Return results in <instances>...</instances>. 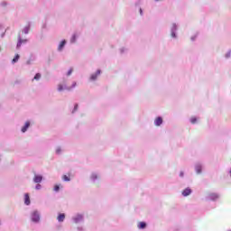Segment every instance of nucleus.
<instances>
[{
    "instance_id": "f257e3e1",
    "label": "nucleus",
    "mask_w": 231,
    "mask_h": 231,
    "mask_svg": "<svg viewBox=\"0 0 231 231\" xmlns=\"http://www.w3.org/2000/svg\"><path fill=\"white\" fill-rule=\"evenodd\" d=\"M77 87V82H73L71 87H67L66 85L59 84L58 85V91H64L66 89L67 91H70V89H73V88Z\"/></svg>"
},
{
    "instance_id": "f03ea898",
    "label": "nucleus",
    "mask_w": 231,
    "mask_h": 231,
    "mask_svg": "<svg viewBox=\"0 0 231 231\" xmlns=\"http://www.w3.org/2000/svg\"><path fill=\"white\" fill-rule=\"evenodd\" d=\"M32 221H33V223H39V221H41V216L38 211H33L32 213Z\"/></svg>"
},
{
    "instance_id": "7ed1b4c3",
    "label": "nucleus",
    "mask_w": 231,
    "mask_h": 231,
    "mask_svg": "<svg viewBox=\"0 0 231 231\" xmlns=\"http://www.w3.org/2000/svg\"><path fill=\"white\" fill-rule=\"evenodd\" d=\"M208 198L211 201H216V199H219V195H217V193H210Z\"/></svg>"
},
{
    "instance_id": "20e7f679",
    "label": "nucleus",
    "mask_w": 231,
    "mask_h": 231,
    "mask_svg": "<svg viewBox=\"0 0 231 231\" xmlns=\"http://www.w3.org/2000/svg\"><path fill=\"white\" fill-rule=\"evenodd\" d=\"M162 124H163V119L162 117H157L154 121V125L157 127H160V125H162Z\"/></svg>"
},
{
    "instance_id": "39448f33",
    "label": "nucleus",
    "mask_w": 231,
    "mask_h": 231,
    "mask_svg": "<svg viewBox=\"0 0 231 231\" xmlns=\"http://www.w3.org/2000/svg\"><path fill=\"white\" fill-rule=\"evenodd\" d=\"M33 181L34 183H41V181H42V175H35Z\"/></svg>"
},
{
    "instance_id": "423d86ee",
    "label": "nucleus",
    "mask_w": 231,
    "mask_h": 231,
    "mask_svg": "<svg viewBox=\"0 0 231 231\" xmlns=\"http://www.w3.org/2000/svg\"><path fill=\"white\" fill-rule=\"evenodd\" d=\"M57 219L59 223H62L64 219H66V215L64 213H61L57 217Z\"/></svg>"
},
{
    "instance_id": "0eeeda50",
    "label": "nucleus",
    "mask_w": 231,
    "mask_h": 231,
    "mask_svg": "<svg viewBox=\"0 0 231 231\" xmlns=\"http://www.w3.org/2000/svg\"><path fill=\"white\" fill-rule=\"evenodd\" d=\"M191 193H192V190L187 188L182 191V196H185V197L190 196Z\"/></svg>"
},
{
    "instance_id": "6e6552de",
    "label": "nucleus",
    "mask_w": 231,
    "mask_h": 231,
    "mask_svg": "<svg viewBox=\"0 0 231 231\" xmlns=\"http://www.w3.org/2000/svg\"><path fill=\"white\" fill-rule=\"evenodd\" d=\"M28 42V40H23L21 37H19L18 43H17V48H21L23 43Z\"/></svg>"
},
{
    "instance_id": "1a4fd4ad",
    "label": "nucleus",
    "mask_w": 231,
    "mask_h": 231,
    "mask_svg": "<svg viewBox=\"0 0 231 231\" xmlns=\"http://www.w3.org/2000/svg\"><path fill=\"white\" fill-rule=\"evenodd\" d=\"M28 127H30V122L27 121L23 127H22V133H26L28 131Z\"/></svg>"
},
{
    "instance_id": "9d476101",
    "label": "nucleus",
    "mask_w": 231,
    "mask_h": 231,
    "mask_svg": "<svg viewBox=\"0 0 231 231\" xmlns=\"http://www.w3.org/2000/svg\"><path fill=\"white\" fill-rule=\"evenodd\" d=\"M98 75H100V69L97 70L96 73L92 74L90 79L95 80L96 79H97Z\"/></svg>"
},
{
    "instance_id": "9b49d317",
    "label": "nucleus",
    "mask_w": 231,
    "mask_h": 231,
    "mask_svg": "<svg viewBox=\"0 0 231 231\" xmlns=\"http://www.w3.org/2000/svg\"><path fill=\"white\" fill-rule=\"evenodd\" d=\"M64 46H66V40H63V41L60 43V45H59V47H58L59 51H62V48H64Z\"/></svg>"
},
{
    "instance_id": "f8f14e48",
    "label": "nucleus",
    "mask_w": 231,
    "mask_h": 231,
    "mask_svg": "<svg viewBox=\"0 0 231 231\" xmlns=\"http://www.w3.org/2000/svg\"><path fill=\"white\" fill-rule=\"evenodd\" d=\"M24 203L25 205H30V195L28 193L24 195Z\"/></svg>"
},
{
    "instance_id": "ddd939ff",
    "label": "nucleus",
    "mask_w": 231,
    "mask_h": 231,
    "mask_svg": "<svg viewBox=\"0 0 231 231\" xmlns=\"http://www.w3.org/2000/svg\"><path fill=\"white\" fill-rule=\"evenodd\" d=\"M145 226H147V224H145V222H139L138 228L143 229L145 228Z\"/></svg>"
},
{
    "instance_id": "4468645a",
    "label": "nucleus",
    "mask_w": 231,
    "mask_h": 231,
    "mask_svg": "<svg viewBox=\"0 0 231 231\" xmlns=\"http://www.w3.org/2000/svg\"><path fill=\"white\" fill-rule=\"evenodd\" d=\"M20 57L21 56H19V54H16L12 60L13 64H15V62H17L19 60Z\"/></svg>"
},
{
    "instance_id": "2eb2a0df",
    "label": "nucleus",
    "mask_w": 231,
    "mask_h": 231,
    "mask_svg": "<svg viewBox=\"0 0 231 231\" xmlns=\"http://www.w3.org/2000/svg\"><path fill=\"white\" fill-rule=\"evenodd\" d=\"M63 181H70L71 179H69V175H63L62 176Z\"/></svg>"
},
{
    "instance_id": "dca6fc26",
    "label": "nucleus",
    "mask_w": 231,
    "mask_h": 231,
    "mask_svg": "<svg viewBox=\"0 0 231 231\" xmlns=\"http://www.w3.org/2000/svg\"><path fill=\"white\" fill-rule=\"evenodd\" d=\"M80 220H82V215H79L76 218H74L75 223H79Z\"/></svg>"
},
{
    "instance_id": "f3484780",
    "label": "nucleus",
    "mask_w": 231,
    "mask_h": 231,
    "mask_svg": "<svg viewBox=\"0 0 231 231\" xmlns=\"http://www.w3.org/2000/svg\"><path fill=\"white\" fill-rule=\"evenodd\" d=\"M198 122V118H196V116H193L190 118V123L191 124H196Z\"/></svg>"
},
{
    "instance_id": "a211bd4d",
    "label": "nucleus",
    "mask_w": 231,
    "mask_h": 231,
    "mask_svg": "<svg viewBox=\"0 0 231 231\" xmlns=\"http://www.w3.org/2000/svg\"><path fill=\"white\" fill-rule=\"evenodd\" d=\"M41 79V73H37L35 76H34V80H40Z\"/></svg>"
},
{
    "instance_id": "6ab92c4d",
    "label": "nucleus",
    "mask_w": 231,
    "mask_h": 231,
    "mask_svg": "<svg viewBox=\"0 0 231 231\" xmlns=\"http://www.w3.org/2000/svg\"><path fill=\"white\" fill-rule=\"evenodd\" d=\"M196 171L198 174H201V166H197Z\"/></svg>"
},
{
    "instance_id": "aec40b11",
    "label": "nucleus",
    "mask_w": 231,
    "mask_h": 231,
    "mask_svg": "<svg viewBox=\"0 0 231 231\" xmlns=\"http://www.w3.org/2000/svg\"><path fill=\"white\" fill-rule=\"evenodd\" d=\"M76 41H77V35L74 34V35L72 36L70 42H75Z\"/></svg>"
},
{
    "instance_id": "412c9836",
    "label": "nucleus",
    "mask_w": 231,
    "mask_h": 231,
    "mask_svg": "<svg viewBox=\"0 0 231 231\" xmlns=\"http://www.w3.org/2000/svg\"><path fill=\"white\" fill-rule=\"evenodd\" d=\"M60 189V187L59 185L54 186L55 192H59Z\"/></svg>"
},
{
    "instance_id": "4be33fe9",
    "label": "nucleus",
    "mask_w": 231,
    "mask_h": 231,
    "mask_svg": "<svg viewBox=\"0 0 231 231\" xmlns=\"http://www.w3.org/2000/svg\"><path fill=\"white\" fill-rule=\"evenodd\" d=\"M73 73V69H69V70L67 73V77H69Z\"/></svg>"
},
{
    "instance_id": "5701e85b",
    "label": "nucleus",
    "mask_w": 231,
    "mask_h": 231,
    "mask_svg": "<svg viewBox=\"0 0 231 231\" xmlns=\"http://www.w3.org/2000/svg\"><path fill=\"white\" fill-rule=\"evenodd\" d=\"M24 33H29L30 32V27H25L23 30Z\"/></svg>"
},
{
    "instance_id": "b1692460",
    "label": "nucleus",
    "mask_w": 231,
    "mask_h": 231,
    "mask_svg": "<svg viewBox=\"0 0 231 231\" xmlns=\"http://www.w3.org/2000/svg\"><path fill=\"white\" fill-rule=\"evenodd\" d=\"M41 187H42L41 184H37L36 185V190H40Z\"/></svg>"
},
{
    "instance_id": "393cba45",
    "label": "nucleus",
    "mask_w": 231,
    "mask_h": 231,
    "mask_svg": "<svg viewBox=\"0 0 231 231\" xmlns=\"http://www.w3.org/2000/svg\"><path fill=\"white\" fill-rule=\"evenodd\" d=\"M56 152H57V154H60V148H58V149L56 150Z\"/></svg>"
},
{
    "instance_id": "a878e982",
    "label": "nucleus",
    "mask_w": 231,
    "mask_h": 231,
    "mask_svg": "<svg viewBox=\"0 0 231 231\" xmlns=\"http://www.w3.org/2000/svg\"><path fill=\"white\" fill-rule=\"evenodd\" d=\"M77 109H79V105H75L74 106V111H77Z\"/></svg>"
},
{
    "instance_id": "bb28decb",
    "label": "nucleus",
    "mask_w": 231,
    "mask_h": 231,
    "mask_svg": "<svg viewBox=\"0 0 231 231\" xmlns=\"http://www.w3.org/2000/svg\"><path fill=\"white\" fill-rule=\"evenodd\" d=\"M171 36H172V37H176V33L172 32V33H171Z\"/></svg>"
},
{
    "instance_id": "cd10ccee",
    "label": "nucleus",
    "mask_w": 231,
    "mask_h": 231,
    "mask_svg": "<svg viewBox=\"0 0 231 231\" xmlns=\"http://www.w3.org/2000/svg\"><path fill=\"white\" fill-rule=\"evenodd\" d=\"M180 176L181 178H183V172H180Z\"/></svg>"
},
{
    "instance_id": "c85d7f7f",
    "label": "nucleus",
    "mask_w": 231,
    "mask_h": 231,
    "mask_svg": "<svg viewBox=\"0 0 231 231\" xmlns=\"http://www.w3.org/2000/svg\"><path fill=\"white\" fill-rule=\"evenodd\" d=\"M140 12H141V14H142V9H140Z\"/></svg>"
}]
</instances>
